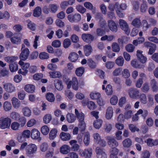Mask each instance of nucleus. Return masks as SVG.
I'll return each mask as SVG.
<instances>
[{
	"mask_svg": "<svg viewBox=\"0 0 158 158\" xmlns=\"http://www.w3.org/2000/svg\"><path fill=\"white\" fill-rule=\"evenodd\" d=\"M80 155L85 158H90L92 154V149L91 148L85 149L84 151L80 152Z\"/></svg>",
	"mask_w": 158,
	"mask_h": 158,
	"instance_id": "10",
	"label": "nucleus"
},
{
	"mask_svg": "<svg viewBox=\"0 0 158 158\" xmlns=\"http://www.w3.org/2000/svg\"><path fill=\"white\" fill-rule=\"evenodd\" d=\"M31 136L33 139H38L40 138V133L37 129H33L31 130Z\"/></svg>",
	"mask_w": 158,
	"mask_h": 158,
	"instance_id": "18",
	"label": "nucleus"
},
{
	"mask_svg": "<svg viewBox=\"0 0 158 158\" xmlns=\"http://www.w3.org/2000/svg\"><path fill=\"white\" fill-rule=\"evenodd\" d=\"M18 59V57L15 56H8L4 58L5 61L8 63H13L16 61Z\"/></svg>",
	"mask_w": 158,
	"mask_h": 158,
	"instance_id": "46",
	"label": "nucleus"
},
{
	"mask_svg": "<svg viewBox=\"0 0 158 158\" xmlns=\"http://www.w3.org/2000/svg\"><path fill=\"white\" fill-rule=\"evenodd\" d=\"M148 7V5L146 1L143 0L140 6V11L141 13H145L146 12Z\"/></svg>",
	"mask_w": 158,
	"mask_h": 158,
	"instance_id": "25",
	"label": "nucleus"
},
{
	"mask_svg": "<svg viewBox=\"0 0 158 158\" xmlns=\"http://www.w3.org/2000/svg\"><path fill=\"white\" fill-rule=\"evenodd\" d=\"M84 50L85 56H89L92 51L91 46L90 45H85L84 47Z\"/></svg>",
	"mask_w": 158,
	"mask_h": 158,
	"instance_id": "32",
	"label": "nucleus"
},
{
	"mask_svg": "<svg viewBox=\"0 0 158 158\" xmlns=\"http://www.w3.org/2000/svg\"><path fill=\"white\" fill-rule=\"evenodd\" d=\"M90 98L92 99H98L101 97L100 94L96 92H92L90 94Z\"/></svg>",
	"mask_w": 158,
	"mask_h": 158,
	"instance_id": "50",
	"label": "nucleus"
},
{
	"mask_svg": "<svg viewBox=\"0 0 158 158\" xmlns=\"http://www.w3.org/2000/svg\"><path fill=\"white\" fill-rule=\"evenodd\" d=\"M143 51L138 50L137 51V56L138 60L142 63H145L147 60V57L144 56L142 54Z\"/></svg>",
	"mask_w": 158,
	"mask_h": 158,
	"instance_id": "16",
	"label": "nucleus"
},
{
	"mask_svg": "<svg viewBox=\"0 0 158 158\" xmlns=\"http://www.w3.org/2000/svg\"><path fill=\"white\" fill-rule=\"evenodd\" d=\"M84 68L83 67H80L77 68L75 71L76 75L78 76H81L84 72Z\"/></svg>",
	"mask_w": 158,
	"mask_h": 158,
	"instance_id": "54",
	"label": "nucleus"
},
{
	"mask_svg": "<svg viewBox=\"0 0 158 158\" xmlns=\"http://www.w3.org/2000/svg\"><path fill=\"white\" fill-rule=\"evenodd\" d=\"M48 145L46 143H44L41 144L40 147V150L43 152H46L48 149Z\"/></svg>",
	"mask_w": 158,
	"mask_h": 158,
	"instance_id": "57",
	"label": "nucleus"
},
{
	"mask_svg": "<svg viewBox=\"0 0 158 158\" xmlns=\"http://www.w3.org/2000/svg\"><path fill=\"white\" fill-rule=\"evenodd\" d=\"M54 85L56 89L59 91H61L64 88V85L61 80L55 79L54 81Z\"/></svg>",
	"mask_w": 158,
	"mask_h": 158,
	"instance_id": "14",
	"label": "nucleus"
},
{
	"mask_svg": "<svg viewBox=\"0 0 158 158\" xmlns=\"http://www.w3.org/2000/svg\"><path fill=\"white\" fill-rule=\"evenodd\" d=\"M20 116L19 113L15 111H12L10 113V118L11 119L14 120H18Z\"/></svg>",
	"mask_w": 158,
	"mask_h": 158,
	"instance_id": "37",
	"label": "nucleus"
},
{
	"mask_svg": "<svg viewBox=\"0 0 158 158\" xmlns=\"http://www.w3.org/2000/svg\"><path fill=\"white\" fill-rule=\"evenodd\" d=\"M57 130L55 128L52 129L49 134V139L50 140L55 139L57 136Z\"/></svg>",
	"mask_w": 158,
	"mask_h": 158,
	"instance_id": "36",
	"label": "nucleus"
},
{
	"mask_svg": "<svg viewBox=\"0 0 158 158\" xmlns=\"http://www.w3.org/2000/svg\"><path fill=\"white\" fill-rule=\"evenodd\" d=\"M46 99L50 102H54L55 98L54 94L52 93H47L46 95Z\"/></svg>",
	"mask_w": 158,
	"mask_h": 158,
	"instance_id": "41",
	"label": "nucleus"
},
{
	"mask_svg": "<svg viewBox=\"0 0 158 158\" xmlns=\"http://www.w3.org/2000/svg\"><path fill=\"white\" fill-rule=\"evenodd\" d=\"M150 86L153 91H156L158 89L157 82L155 79H152L150 82Z\"/></svg>",
	"mask_w": 158,
	"mask_h": 158,
	"instance_id": "47",
	"label": "nucleus"
},
{
	"mask_svg": "<svg viewBox=\"0 0 158 158\" xmlns=\"http://www.w3.org/2000/svg\"><path fill=\"white\" fill-rule=\"evenodd\" d=\"M90 134L89 133H86L85 135L83 142L85 145L88 146L89 145L90 142Z\"/></svg>",
	"mask_w": 158,
	"mask_h": 158,
	"instance_id": "44",
	"label": "nucleus"
},
{
	"mask_svg": "<svg viewBox=\"0 0 158 158\" xmlns=\"http://www.w3.org/2000/svg\"><path fill=\"white\" fill-rule=\"evenodd\" d=\"M106 139L110 147L111 148L110 152H115L117 153L118 152V150L116 148L118 146V143L111 136H107Z\"/></svg>",
	"mask_w": 158,
	"mask_h": 158,
	"instance_id": "1",
	"label": "nucleus"
},
{
	"mask_svg": "<svg viewBox=\"0 0 158 158\" xmlns=\"http://www.w3.org/2000/svg\"><path fill=\"white\" fill-rule=\"evenodd\" d=\"M103 121L101 119H97L93 122V126L96 129H99L102 127Z\"/></svg>",
	"mask_w": 158,
	"mask_h": 158,
	"instance_id": "26",
	"label": "nucleus"
},
{
	"mask_svg": "<svg viewBox=\"0 0 158 158\" xmlns=\"http://www.w3.org/2000/svg\"><path fill=\"white\" fill-rule=\"evenodd\" d=\"M10 124L11 128L13 130H18L20 128V124L18 122H14Z\"/></svg>",
	"mask_w": 158,
	"mask_h": 158,
	"instance_id": "52",
	"label": "nucleus"
},
{
	"mask_svg": "<svg viewBox=\"0 0 158 158\" xmlns=\"http://www.w3.org/2000/svg\"><path fill=\"white\" fill-rule=\"evenodd\" d=\"M131 24L133 26L138 28H139L141 26V20L139 18L134 19L132 21Z\"/></svg>",
	"mask_w": 158,
	"mask_h": 158,
	"instance_id": "35",
	"label": "nucleus"
},
{
	"mask_svg": "<svg viewBox=\"0 0 158 158\" xmlns=\"http://www.w3.org/2000/svg\"><path fill=\"white\" fill-rule=\"evenodd\" d=\"M52 119V116L50 114H47L43 117V120L44 123L48 124L49 123Z\"/></svg>",
	"mask_w": 158,
	"mask_h": 158,
	"instance_id": "53",
	"label": "nucleus"
},
{
	"mask_svg": "<svg viewBox=\"0 0 158 158\" xmlns=\"http://www.w3.org/2000/svg\"><path fill=\"white\" fill-rule=\"evenodd\" d=\"M97 158H107V155L105 149L99 147H97L95 149Z\"/></svg>",
	"mask_w": 158,
	"mask_h": 158,
	"instance_id": "9",
	"label": "nucleus"
},
{
	"mask_svg": "<svg viewBox=\"0 0 158 158\" xmlns=\"http://www.w3.org/2000/svg\"><path fill=\"white\" fill-rule=\"evenodd\" d=\"M122 132L120 131H118L115 134V138L117 140H121L123 139Z\"/></svg>",
	"mask_w": 158,
	"mask_h": 158,
	"instance_id": "63",
	"label": "nucleus"
},
{
	"mask_svg": "<svg viewBox=\"0 0 158 158\" xmlns=\"http://www.w3.org/2000/svg\"><path fill=\"white\" fill-rule=\"evenodd\" d=\"M92 136L94 138V141L96 144L101 139V136L100 134L98 133H94Z\"/></svg>",
	"mask_w": 158,
	"mask_h": 158,
	"instance_id": "55",
	"label": "nucleus"
},
{
	"mask_svg": "<svg viewBox=\"0 0 158 158\" xmlns=\"http://www.w3.org/2000/svg\"><path fill=\"white\" fill-rule=\"evenodd\" d=\"M113 115V109L111 107H109L107 109L106 114V118L107 119H110Z\"/></svg>",
	"mask_w": 158,
	"mask_h": 158,
	"instance_id": "24",
	"label": "nucleus"
},
{
	"mask_svg": "<svg viewBox=\"0 0 158 158\" xmlns=\"http://www.w3.org/2000/svg\"><path fill=\"white\" fill-rule=\"evenodd\" d=\"M2 86L6 92L12 93L15 91V87L11 83L3 82Z\"/></svg>",
	"mask_w": 158,
	"mask_h": 158,
	"instance_id": "8",
	"label": "nucleus"
},
{
	"mask_svg": "<svg viewBox=\"0 0 158 158\" xmlns=\"http://www.w3.org/2000/svg\"><path fill=\"white\" fill-rule=\"evenodd\" d=\"M131 108V106L129 105H127L125 108L124 115L126 119H128L131 117L133 113L132 111L130 110Z\"/></svg>",
	"mask_w": 158,
	"mask_h": 158,
	"instance_id": "12",
	"label": "nucleus"
},
{
	"mask_svg": "<svg viewBox=\"0 0 158 158\" xmlns=\"http://www.w3.org/2000/svg\"><path fill=\"white\" fill-rule=\"evenodd\" d=\"M119 6V3L118 2H116L114 4H109L108 8L111 11H114V10H117L118 9Z\"/></svg>",
	"mask_w": 158,
	"mask_h": 158,
	"instance_id": "51",
	"label": "nucleus"
},
{
	"mask_svg": "<svg viewBox=\"0 0 158 158\" xmlns=\"http://www.w3.org/2000/svg\"><path fill=\"white\" fill-rule=\"evenodd\" d=\"M150 153L148 150H145L141 154V158H150Z\"/></svg>",
	"mask_w": 158,
	"mask_h": 158,
	"instance_id": "64",
	"label": "nucleus"
},
{
	"mask_svg": "<svg viewBox=\"0 0 158 158\" xmlns=\"http://www.w3.org/2000/svg\"><path fill=\"white\" fill-rule=\"evenodd\" d=\"M77 143V141L75 140H71L69 141L70 144L72 146L71 148L74 151H77L79 149V146Z\"/></svg>",
	"mask_w": 158,
	"mask_h": 158,
	"instance_id": "27",
	"label": "nucleus"
},
{
	"mask_svg": "<svg viewBox=\"0 0 158 158\" xmlns=\"http://www.w3.org/2000/svg\"><path fill=\"white\" fill-rule=\"evenodd\" d=\"M19 64L21 66L23 71H22V69H20L18 71V73L25 76L28 72L27 69L29 67L30 64L28 63H24L21 60L19 61Z\"/></svg>",
	"mask_w": 158,
	"mask_h": 158,
	"instance_id": "2",
	"label": "nucleus"
},
{
	"mask_svg": "<svg viewBox=\"0 0 158 158\" xmlns=\"http://www.w3.org/2000/svg\"><path fill=\"white\" fill-rule=\"evenodd\" d=\"M24 89L28 93H33L35 92V86L32 84H27L25 86Z\"/></svg>",
	"mask_w": 158,
	"mask_h": 158,
	"instance_id": "20",
	"label": "nucleus"
},
{
	"mask_svg": "<svg viewBox=\"0 0 158 158\" xmlns=\"http://www.w3.org/2000/svg\"><path fill=\"white\" fill-rule=\"evenodd\" d=\"M121 72L122 76L123 78H127L130 76L129 71L127 69L125 68Z\"/></svg>",
	"mask_w": 158,
	"mask_h": 158,
	"instance_id": "49",
	"label": "nucleus"
},
{
	"mask_svg": "<svg viewBox=\"0 0 158 158\" xmlns=\"http://www.w3.org/2000/svg\"><path fill=\"white\" fill-rule=\"evenodd\" d=\"M59 136L60 139L64 141L69 140L71 139V136L69 133L63 132L60 133Z\"/></svg>",
	"mask_w": 158,
	"mask_h": 158,
	"instance_id": "21",
	"label": "nucleus"
},
{
	"mask_svg": "<svg viewBox=\"0 0 158 158\" xmlns=\"http://www.w3.org/2000/svg\"><path fill=\"white\" fill-rule=\"evenodd\" d=\"M66 118L68 122L70 123H73L76 119V116L71 113L67 114L66 116Z\"/></svg>",
	"mask_w": 158,
	"mask_h": 158,
	"instance_id": "29",
	"label": "nucleus"
},
{
	"mask_svg": "<svg viewBox=\"0 0 158 158\" xmlns=\"http://www.w3.org/2000/svg\"><path fill=\"white\" fill-rule=\"evenodd\" d=\"M81 38L83 41L88 43H91L94 39V36L89 34H83Z\"/></svg>",
	"mask_w": 158,
	"mask_h": 158,
	"instance_id": "11",
	"label": "nucleus"
},
{
	"mask_svg": "<svg viewBox=\"0 0 158 158\" xmlns=\"http://www.w3.org/2000/svg\"><path fill=\"white\" fill-rule=\"evenodd\" d=\"M11 119L9 117H2L0 118L1 129H5L9 128L11 123Z\"/></svg>",
	"mask_w": 158,
	"mask_h": 158,
	"instance_id": "3",
	"label": "nucleus"
},
{
	"mask_svg": "<svg viewBox=\"0 0 158 158\" xmlns=\"http://www.w3.org/2000/svg\"><path fill=\"white\" fill-rule=\"evenodd\" d=\"M10 17V15L7 11H6L3 12L0 11V19H5L8 20Z\"/></svg>",
	"mask_w": 158,
	"mask_h": 158,
	"instance_id": "31",
	"label": "nucleus"
},
{
	"mask_svg": "<svg viewBox=\"0 0 158 158\" xmlns=\"http://www.w3.org/2000/svg\"><path fill=\"white\" fill-rule=\"evenodd\" d=\"M39 57L41 60L47 59L49 58V54L45 52L40 53L39 55Z\"/></svg>",
	"mask_w": 158,
	"mask_h": 158,
	"instance_id": "60",
	"label": "nucleus"
},
{
	"mask_svg": "<svg viewBox=\"0 0 158 158\" xmlns=\"http://www.w3.org/2000/svg\"><path fill=\"white\" fill-rule=\"evenodd\" d=\"M70 150V147L69 145L66 144L63 145L60 148V152L63 154H68Z\"/></svg>",
	"mask_w": 158,
	"mask_h": 158,
	"instance_id": "17",
	"label": "nucleus"
},
{
	"mask_svg": "<svg viewBox=\"0 0 158 158\" xmlns=\"http://www.w3.org/2000/svg\"><path fill=\"white\" fill-rule=\"evenodd\" d=\"M11 42L15 44H20L21 42V38L17 36H14L10 39Z\"/></svg>",
	"mask_w": 158,
	"mask_h": 158,
	"instance_id": "33",
	"label": "nucleus"
},
{
	"mask_svg": "<svg viewBox=\"0 0 158 158\" xmlns=\"http://www.w3.org/2000/svg\"><path fill=\"white\" fill-rule=\"evenodd\" d=\"M75 113L79 122L84 121L85 114L82 112H79L77 110L75 109Z\"/></svg>",
	"mask_w": 158,
	"mask_h": 158,
	"instance_id": "19",
	"label": "nucleus"
},
{
	"mask_svg": "<svg viewBox=\"0 0 158 158\" xmlns=\"http://www.w3.org/2000/svg\"><path fill=\"white\" fill-rule=\"evenodd\" d=\"M108 26L109 29L113 32H116L118 30L117 26L114 21L109 20L108 21Z\"/></svg>",
	"mask_w": 158,
	"mask_h": 158,
	"instance_id": "15",
	"label": "nucleus"
},
{
	"mask_svg": "<svg viewBox=\"0 0 158 158\" xmlns=\"http://www.w3.org/2000/svg\"><path fill=\"white\" fill-rule=\"evenodd\" d=\"M78 58V54L75 52H72L70 53L68 57L69 60L72 62H75Z\"/></svg>",
	"mask_w": 158,
	"mask_h": 158,
	"instance_id": "30",
	"label": "nucleus"
},
{
	"mask_svg": "<svg viewBox=\"0 0 158 158\" xmlns=\"http://www.w3.org/2000/svg\"><path fill=\"white\" fill-rule=\"evenodd\" d=\"M118 23L120 28L124 31L126 34L128 35L130 33V30L127 23L125 20L121 19L119 20Z\"/></svg>",
	"mask_w": 158,
	"mask_h": 158,
	"instance_id": "5",
	"label": "nucleus"
},
{
	"mask_svg": "<svg viewBox=\"0 0 158 158\" xmlns=\"http://www.w3.org/2000/svg\"><path fill=\"white\" fill-rule=\"evenodd\" d=\"M4 110L6 111H8L11 110L12 105L8 101H5L3 104Z\"/></svg>",
	"mask_w": 158,
	"mask_h": 158,
	"instance_id": "43",
	"label": "nucleus"
},
{
	"mask_svg": "<svg viewBox=\"0 0 158 158\" xmlns=\"http://www.w3.org/2000/svg\"><path fill=\"white\" fill-rule=\"evenodd\" d=\"M9 69L11 72H14L16 71L18 69V66L15 62L11 64L9 66Z\"/></svg>",
	"mask_w": 158,
	"mask_h": 158,
	"instance_id": "45",
	"label": "nucleus"
},
{
	"mask_svg": "<svg viewBox=\"0 0 158 158\" xmlns=\"http://www.w3.org/2000/svg\"><path fill=\"white\" fill-rule=\"evenodd\" d=\"M27 27L30 30L34 31L36 30V24L30 20L27 21Z\"/></svg>",
	"mask_w": 158,
	"mask_h": 158,
	"instance_id": "39",
	"label": "nucleus"
},
{
	"mask_svg": "<svg viewBox=\"0 0 158 158\" xmlns=\"http://www.w3.org/2000/svg\"><path fill=\"white\" fill-rule=\"evenodd\" d=\"M141 102L143 104H146L147 102V100L146 95L144 94H142L139 95V97Z\"/></svg>",
	"mask_w": 158,
	"mask_h": 158,
	"instance_id": "56",
	"label": "nucleus"
},
{
	"mask_svg": "<svg viewBox=\"0 0 158 158\" xmlns=\"http://www.w3.org/2000/svg\"><path fill=\"white\" fill-rule=\"evenodd\" d=\"M76 8L78 12L81 14H83L86 11V9L83 6L80 5H77Z\"/></svg>",
	"mask_w": 158,
	"mask_h": 158,
	"instance_id": "58",
	"label": "nucleus"
},
{
	"mask_svg": "<svg viewBox=\"0 0 158 158\" xmlns=\"http://www.w3.org/2000/svg\"><path fill=\"white\" fill-rule=\"evenodd\" d=\"M133 9L135 11L138 10L139 9V3L138 1H133L132 2Z\"/></svg>",
	"mask_w": 158,
	"mask_h": 158,
	"instance_id": "62",
	"label": "nucleus"
},
{
	"mask_svg": "<svg viewBox=\"0 0 158 158\" xmlns=\"http://www.w3.org/2000/svg\"><path fill=\"white\" fill-rule=\"evenodd\" d=\"M49 128L47 125L43 126L41 128V131L42 133L44 135H47L49 131Z\"/></svg>",
	"mask_w": 158,
	"mask_h": 158,
	"instance_id": "48",
	"label": "nucleus"
},
{
	"mask_svg": "<svg viewBox=\"0 0 158 158\" xmlns=\"http://www.w3.org/2000/svg\"><path fill=\"white\" fill-rule=\"evenodd\" d=\"M46 33L47 34V37L49 39H51L52 37L54 32L52 30L51 28L49 27L47 29Z\"/></svg>",
	"mask_w": 158,
	"mask_h": 158,
	"instance_id": "59",
	"label": "nucleus"
},
{
	"mask_svg": "<svg viewBox=\"0 0 158 158\" xmlns=\"http://www.w3.org/2000/svg\"><path fill=\"white\" fill-rule=\"evenodd\" d=\"M21 51V53L19 56V58L21 60L25 61L29 56L30 53L29 49L28 48H26L25 50Z\"/></svg>",
	"mask_w": 158,
	"mask_h": 158,
	"instance_id": "13",
	"label": "nucleus"
},
{
	"mask_svg": "<svg viewBox=\"0 0 158 158\" xmlns=\"http://www.w3.org/2000/svg\"><path fill=\"white\" fill-rule=\"evenodd\" d=\"M123 146L124 148H128L132 145V141L129 138H126L122 142Z\"/></svg>",
	"mask_w": 158,
	"mask_h": 158,
	"instance_id": "28",
	"label": "nucleus"
},
{
	"mask_svg": "<svg viewBox=\"0 0 158 158\" xmlns=\"http://www.w3.org/2000/svg\"><path fill=\"white\" fill-rule=\"evenodd\" d=\"M58 6L57 5L54 4H50L49 6V8L51 12L55 13L57 10Z\"/></svg>",
	"mask_w": 158,
	"mask_h": 158,
	"instance_id": "61",
	"label": "nucleus"
},
{
	"mask_svg": "<svg viewBox=\"0 0 158 158\" xmlns=\"http://www.w3.org/2000/svg\"><path fill=\"white\" fill-rule=\"evenodd\" d=\"M128 93L130 97L133 99H136L139 98L140 95V91L134 88L129 89Z\"/></svg>",
	"mask_w": 158,
	"mask_h": 158,
	"instance_id": "6",
	"label": "nucleus"
},
{
	"mask_svg": "<svg viewBox=\"0 0 158 158\" xmlns=\"http://www.w3.org/2000/svg\"><path fill=\"white\" fill-rule=\"evenodd\" d=\"M48 73L50 77L53 78H60L62 76L61 73L59 71L50 72Z\"/></svg>",
	"mask_w": 158,
	"mask_h": 158,
	"instance_id": "22",
	"label": "nucleus"
},
{
	"mask_svg": "<svg viewBox=\"0 0 158 158\" xmlns=\"http://www.w3.org/2000/svg\"><path fill=\"white\" fill-rule=\"evenodd\" d=\"M84 6L86 8L92 10L93 14H95L96 12V8L94 7L92 4L89 2H86L84 4Z\"/></svg>",
	"mask_w": 158,
	"mask_h": 158,
	"instance_id": "23",
	"label": "nucleus"
},
{
	"mask_svg": "<svg viewBox=\"0 0 158 158\" xmlns=\"http://www.w3.org/2000/svg\"><path fill=\"white\" fill-rule=\"evenodd\" d=\"M115 63L119 66L122 67L124 64V60L122 56H120L118 57L115 61Z\"/></svg>",
	"mask_w": 158,
	"mask_h": 158,
	"instance_id": "42",
	"label": "nucleus"
},
{
	"mask_svg": "<svg viewBox=\"0 0 158 158\" xmlns=\"http://www.w3.org/2000/svg\"><path fill=\"white\" fill-rule=\"evenodd\" d=\"M11 102L13 106L15 108L17 109L19 107L20 103L17 98L13 97L11 99Z\"/></svg>",
	"mask_w": 158,
	"mask_h": 158,
	"instance_id": "38",
	"label": "nucleus"
},
{
	"mask_svg": "<svg viewBox=\"0 0 158 158\" xmlns=\"http://www.w3.org/2000/svg\"><path fill=\"white\" fill-rule=\"evenodd\" d=\"M42 14V10L40 7L37 6L33 10V15L35 17H39Z\"/></svg>",
	"mask_w": 158,
	"mask_h": 158,
	"instance_id": "34",
	"label": "nucleus"
},
{
	"mask_svg": "<svg viewBox=\"0 0 158 158\" xmlns=\"http://www.w3.org/2000/svg\"><path fill=\"white\" fill-rule=\"evenodd\" d=\"M67 88L68 89L71 88L72 86V88L74 90H77L79 88L78 82L77 77H73L72 80L67 83Z\"/></svg>",
	"mask_w": 158,
	"mask_h": 158,
	"instance_id": "4",
	"label": "nucleus"
},
{
	"mask_svg": "<svg viewBox=\"0 0 158 158\" xmlns=\"http://www.w3.org/2000/svg\"><path fill=\"white\" fill-rule=\"evenodd\" d=\"M37 150V147L36 145L33 143L28 144L25 149V152L27 155H31L35 153Z\"/></svg>",
	"mask_w": 158,
	"mask_h": 158,
	"instance_id": "7",
	"label": "nucleus"
},
{
	"mask_svg": "<svg viewBox=\"0 0 158 158\" xmlns=\"http://www.w3.org/2000/svg\"><path fill=\"white\" fill-rule=\"evenodd\" d=\"M22 112L23 115L26 117H29L31 115V111L28 107H26L23 108Z\"/></svg>",
	"mask_w": 158,
	"mask_h": 158,
	"instance_id": "40",
	"label": "nucleus"
}]
</instances>
